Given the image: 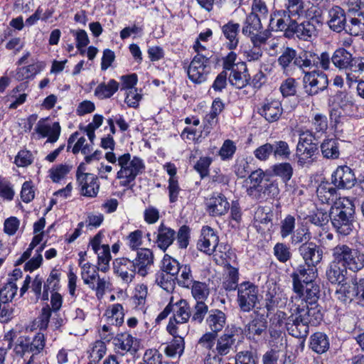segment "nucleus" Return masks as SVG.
I'll return each mask as SVG.
<instances>
[{"label": "nucleus", "instance_id": "09e8293b", "mask_svg": "<svg viewBox=\"0 0 364 364\" xmlns=\"http://www.w3.org/2000/svg\"><path fill=\"white\" fill-rule=\"evenodd\" d=\"M296 55V51L292 48H284L281 55L278 58V64L281 66L283 72L288 74L291 70V64H294Z\"/></svg>", "mask_w": 364, "mask_h": 364}, {"label": "nucleus", "instance_id": "a878e982", "mask_svg": "<svg viewBox=\"0 0 364 364\" xmlns=\"http://www.w3.org/2000/svg\"><path fill=\"white\" fill-rule=\"evenodd\" d=\"M114 343L117 352L122 355L127 353L134 355L139 348V341L127 333L117 335L114 340Z\"/></svg>", "mask_w": 364, "mask_h": 364}, {"label": "nucleus", "instance_id": "4d7b16f0", "mask_svg": "<svg viewBox=\"0 0 364 364\" xmlns=\"http://www.w3.org/2000/svg\"><path fill=\"white\" fill-rule=\"evenodd\" d=\"M237 151V146L235 141L226 139L223 143L218 151V156L223 161H228L233 159Z\"/></svg>", "mask_w": 364, "mask_h": 364}, {"label": "nucleus", "instance_id": "37998d69", "mask_svg": "<svg viewBox=\"0 0 364 364\" xmlns=\"http://www.w3.org/2000/svg\"><path fill=\"white\" fill-rule=\"evenodd\" d=\"M105 315L108 323L119 326L124 323V309L122 304H114L110 306L106 311Z\"/></svg>", "mask_w": 364, "mask_h": 364}, {"label": "nucleus", "instance_id": "69168bd1", "mask_svg": "<svg viewBox=\"0 0 364 364\" xmlns=\"http://www.w3.org/2000/svg\"><path fill=\"white\" fill-rule=\"evenodd\" d=\"M337 298L345 304L350 303L353 299H356V293L354 284L353 285L345 286L343 284L336 292Z\"/></svg>", "mask_w": 364, "mask_h": 364}, {"label": "nucleus", "instance_id": "6e6552de", "mask_svg": "<svg viewBox=\"0 0 364 364\" xmlns=\"http://www.w3.org/2000/svg\"><path fill=\"white\" fill-rule=\"evenodd\" d=\"M314 136L309 132L300 134L296 149L299 166H309L314 161V156L318 151V146L314 142Z\"/></svg>", "mask_w": 364, "mask_h": 364}, {"label": "nucleus", "instance_id": "13d9d810", "mask_svg": "<svg viewBox=\"0 0 364 364\" xmlns=\"http://www.w3.org/2000/svg\"><path fill=\"white\" fill-rule=\"evenodd\" d=\"M16 283L13 280H8L6 284L0 289V302L10 303L17 293Z\"/></svg>", "mask_w": 364, "mask_h": 364}, {"label": "nucleus", "instance_id": "aec40b11", "mask_svg": "<svg viewBox=\"0 0 364 364\" xmlns=\"http://www.w3.org/2000/svg\"><path fill=\"white\" fill-rule=\"evenodd\" d=\"M219 237L214 230L209 226H204L197 243L198 249L204 253L212 255L218 246Z\"/></svg>", "mask_w": 364, "mask_h": 364}, {"label": "nucleus", "instance_id": "0e129e2a", "mask_svg": "<svg viewBox=\"0 0 364 364\" xmlns=\"http://www.w3.org/2000/svg\"><path fill=\"white\" fill-rule=\"evenodd\" d=\"M285 12L294 17H300L304 12V2L303 0H285Z\"/></svg>", "mask_w": 364, "mask_h": 364}, {"label": "nucleus", "instance_id": "ddd939ff", "mask_svg": "<svg viewBox=\"0 0 364 364\" xmlns=\"http://www.w3.org/2000/svg\"><path fill=\"white\" fill-rule=\"evenodd\" d=\"M76 179L82 196L88 198H95L97 196L100 187L99 179L93 173H84L82 164L77 169Z\"/></svg>", "mask_w": 364, "mask_h": 364}, {"label": "nucleus", "instance_id": "052dcab7", "mask_svg": "<svg viewBox=\"0 0 364 364\" xmlns=\"http://www.w3.org/2000/svg\"><path fill=\"white\" fill-rule=\"evenodd\" d=\"M106 345L102 341H96L90 351V361L92 364H97L106 353Z\"/></svg>", "mask_w": 364, "mask_h": 364}, {"label": "nucleus", "instance_id": "423d86ee", "mask_svg": "<svg viewBox=\"0 0 364 364\" xmlns=\"http://www.w3.org/2000/svg\"><path fill=\"white\" fill-rule=\"evenodd\" d=\"M332 257L352 272H357L364 267V254L345 244H338L332 249Z\"/></svg>", "mask_w": 364, "mask_h": 364}, {"label": "nucleus", "instance_id": "de8ad7c7", "mask_svg": "<svg viewBox=\"0 0 364 364\" xmlns=\"http://www.w3.org/2000/svg\"><path fill=\"white\" fill-rule=\"evenodd\" d=\"M285 299L284 295L277 292L274 289L272 291H268L266 294L265 307L269 312L274 310L275 308H282L287 304Z\"/></svg>", "mask_w": 364, "mask_h": 364}, {"label": "nucleus", "instance_id": "72a5a7b5", "mask_svg": "<svg viewBox=\"0 0 364 364\" xmlns=\"http://www.w3.org/2000/svg\"><path fill=\"white\" fill-rule=\"evenodd\" d=\"M351 36H358L364 34V14H348L345 30Z\"/></svg>", "mask_w": 364, "mask_h": 364}, {"label": "nucleus", "instance_id": "1a4fd4ad", "mask_svg": "<svg viewBox=\"0 0 364 364\" xmlns=\"http://www.w3.org/2000/svg\"><path fill=\"white\" fill-rule=\"evenodd\" d=\"M237 302L240 310L250 312L259 302V287L250 281L239 284Z\"/></svg>", "mask_w": 364, "mask_h": 364}, {"label": "nucleus", "instance_id": "2f4dec72", "mask_svg": "<svg viewBox=\"0 0 364 364\" xmlns=\"http://www.w3.org/2000/svg\"><path fill=\"white\" fill-rule=\"evenodd\" d=\"M250 75L247 73L246 64L240 62L237 68L232 70L229 77V82L237 89L245 87L249 82Z\"/></svg>", "mask_w": 364, "mask_h": 364}, {"label": "nucleus", "instance_id": "c03bdc74", "mask_svg": "<svg viewBox=\"0 0 364 364\" xmlns=\"http://www.w3.org/2000/svg\"><path fill=\"white\" fill-rule=\"evenodd\" d=\"M311 348L316 353L321 354L329 348L327 336L321 332H316L311 336Z\"/></svg>", "mask_w": 364, "mask_h": 364}, {"label": "nucleus", "instance_id": "393cba45", "mask_svg": "<svg viewBox=\"0 0 364 364\" xmlns=\"http://www.w3.org/2000/svg\"><path fill=\"white\" fill-rule=\"evenodd\" d=\"M294 16L284 10L278 11L271 14L269 27L272 31H286L291 32V26L294 23Z\"/></svg>", "mask_w": 364, "mask_h": 364}, {"label": "nucleus", "instance_id": "79ce46f5", "mask_svg": "<svg viewBox=\"0 0 364 364\" xmlns=\"http://www.w3.org/2000/svg\"><path fill=\"white\" fill-rule=\"evenodd\" d=\"M320 147L324 158L336 159L339 157V142L337 139H326Z\"/></svg>", "mask_w": 364, "mask_h": 364}, {"label": "nucleus", "instance_id": "9d476101", "mask_svg": "<svg viewBox=\"0 0 364 364\" xmlns=\"http://www.w3.org/2000/svg\"><path fill=\"white\" fill-rule=\"evenodd\" d=\"M172 308V316L166 326L167 331L171 335H175L176 331H178V324L186 323L191 316V308L188 302L183 299H181L176 302H173L171 299Z\"/></svg>", "mask_w": 364, "mask_h": 364}, {"label": "nucleus", "instance_id": "6e6d98bb", "mask_svg": "<svg viewBox=\"0 0 364 364\" xmlns=\"http://www.w3.org/2000/svg\"><path fill=\"white\" fill-rule=\"evenodd\" d=\"M287 314L282 311L278 310L270 318V335L272 337H276L279 336V333H281L280 329L277 330V328H280L284 321L285 323L287 320Z\"/></svg>", "mask_w": 364, "mask_h": 364}, {"label": "nucleus", "instance_id": "dca6fc26", "mask_svg": "<svg viewBox=\"0 0 364 364\" xmlns=\"http://www.w3.org/2000/svg\"><path fill=\"white\" fill-rule=\"evenodd\" d=\"M237 333V330L234 327L226 328L224 333L218 337L213 353L223 358V356L227 355L233 350L236 342Z\"/></svg>", "mask_w": 364, "mask_h": 364}, {"label": "nucleus", "instance_id": "5fc2aeb1", "mask_svg": "<svg viewBox=\"0 0 364 364\" xmlns=\"http://www.w3.org/2000/svg\"><path fill=\"white\" fill-rule=\"evenodd\" d=\"M181 265L178 260L168 255H165L161 261L160 271L175 277L178 274V272H180Z\"/></svg>", "mask_w": 364, "mask_h": 364}, {"label": "nucleus", "instance_id": "6ab92c4d", "mask_svg": "<svg viewBox=\"0 0 364 364\" xmlns=\"http://www.w3.org/2000/svg\"><path fill=\"white\" fill-rule=\"evenodd\" d=\"M258 113L268 122H277L283 113L282 103L278 100L267 98L260 104Z\"/></svg>", "mask_w": 364, "mask_h": 364}, {"label": "nucleus", "instance_id": "f8f14e48", "mask_svg": "<svg viewBox=\"0 0 364 364\" xmlns=\"http://www.w3.org/2000/svg\"><path fill=\"white\" fill-rule=\"evenodd\" d=\"M209 73L210 58L203 54L196 55L187 70L190 80L194 83H202L206 80Z\"/></svg>", "mask_w": 364, "mask_h": 364}, {"label": "nucleus", "instance_id": "c756f323", "mask_svg": "<svg viewBox=\"0 0 364 364\" xmlns=\"http://www.w3.org/2000/svg\"><path fill=\"white\" fill-rule=\"evenodd\" d=\"M346 275L347 268L333 259L326 271L328 281L333 284H342L346 281Z\"/></svg>", "mask_w": 364, "mask_h": 364}, {"label": "nucleus", "instance_id": "4be33fe9", "mask_svg": "<svg viewBox=\"0 0 364 364\" xmlns=\"http://www.w3.org/2000/svg\"><path fill=\"white\" fill-rule=\"evenodd\" d=\"M316 23H318V21L314 18L304 21L301 23L295 21L291 26V32L300 40L310 41L317 36Z\"/></svg>", "mask_w": 364, "mask_h": 364}, {"label": "nucleus", "instance_id": "3c124183", "mask_svg": "<svg viewBox=\"0 0 364 364\" xmlns=\"http://www.w3.org/2000/svg\"><path fill=\"white\" fill-rule=\"evenodd\" d=\"M155 282L168 293L172 292L175 289V277L160 270L155 274Z\"/></svg>", "mask_w": 364, "mask_h": 364}, {"label": "nucleus", "instance_id": "7c9ffc66", "mask_svg": "<svg viewBox=\"0 0 364 364\" xmlns=\"http://www.w3.org/2000/svg\"><path fill=\"white\" fill-rule=\"evenodd\" d=\"M176 239V231L161 223L157 228L156 243L161 250L165 252Z\"/></svg>", "mask_w": 364, "mask_h": 364}, {"label": "nucleus", "instance_id": "7ed1b4c3", "mask_svg": "<svg viewBox=\"0 0 364 364\" xmlns=\"http://www.w3.org/2000/svg\"><path fill=\"white\" fill-rule=\"evenodd\" d=\"M355 206L348 198H339L331 208V222L336 232L341 236L350 235L354 227Z\"/></svg>", "mask_w": 364, "mask_h": 364}, {"label": "nucleus", "instance_id": "a211bd4d", "mask_svg": "<svg viewBox=\"0 0 364 364\" xmlns=\"http://www.w3.org/2000/svg\"><path fill=\"white\" fill-rule=\"evenodd\" d=\"M132 260L136 266L137 274L144 277L151 271L154 261V253L149 248H139L136 250V257Z\"/></svg>", "mask_w": 364, "mask_h": 364}, {"label": "nucleus", "instance_id": "603ef678", "mask_svg": "<svg viewBox=\"0 0 364 364\" xmlns=\"http://www.w3.org/2000/svg\"><path fill=\"white\" fill-rule=\"evenodd\" d=\"M272 154L275 159L286 160L289 159L291 151L288 143L285 141H274L272 144Z\"/></svg>", "mask_w": 364, "mask_h": 364}, {"label": "nucleus", "instance_id": "bb28decb", "mask_svg": "<svg viewBox=\"0 0 364 364\" xmlns=\"http://www.w3.org/2000/svg\"><path fill=\"white\" fill-rule=\"evenodd\" d=\"M328 24L331 30L337 33L345 30L348 14H346L341 7L334 6L331 8L328 11Z\"/></svg>", "mask_w": 364, "mask_h": 364}, {"label": "nucleus", "instance_id": "2eb2a0df", "mask_svg": "<svg viewBox=\"0 0 364 364\" xmlns=\"http://www.w3.org/2000/svg\"><path fill=\"white\" fill-rule=\"evenodd\" d=\"M47 119H41L36 124L32 137L37 139L46 138V143L53 144L56 142L60 135L61 127L59 122H55L52 124L47 123Z\"/></svg>", "mask_w": 364, "mask_h": 364}, {"label": "nucleus", "instance_id": "864d4df0", "mask_svg": "<svg viewBox=\"0 0 364 364\" xmlns=\"http://www.w3.org/2000/svg\"><path fill=\"white\" fill-rule=\"evenodd\" d=\"M86 316L87 314L82 309L80 308L75 309L71 321L73 328L77 331L75 334H84L87 331V325L85 321Z\"/></svg>", "mask_w": 364, "mask_h": 364}, {"label": "nucleus", "instance_id": "f704fd0d", "mask_svg": "<svg viewBox=\"0 0 364 364\" xmlns=\"http://www.w3.org/2000/svg\"><path fill=\"white\" fill-rule=\"evenodd\" d=\"M267 328L265 319L256 318L246 326V335L250 339L258 340L266 333Z\"/></svg>", "mask_w": 364, "mask_h": 364}, {"label": "nucleus", "instance_id": "a19ab883", "mask_svg": "<svg viewBox=\"0 0 364 364\" xmlns=\"http://www.w3.org/2000/svg\"><path fill=\"white\" fill-rule=\"evenodd\" d=\"M60 274L58 273V270L53 269L46 281L43 284V291L42 294V300H48L49 291L55 292L60 287Z\"/></svg>", "mask_w": 364, "mask_h": 364}, {"label": "nucleus", "instance_id": "5701e85b", "mask_svg": "<svg viewBox=\"0 0 364 364\" xmlns=\"http://www.w3.org/2000/svg\"><path fill=\"white\" fill-rule=\"evenodd\" d=\"M332 183L338 188H350L356 178L353 170L347 166H338L332 174Z\"/></svg>", "mask_w": 364, "mask_h": 364}, {"label": "nucleus", "instance_id": "0eeeda50", "mask_svg": "<svg viewBox=\"0 0 364 364\" xmlns=\"http://www.w3.org/2000/svg\"><path fill=\"white\" fill-rule=\"evenodd\" d=\"M242 33L247 36L253 46H262L271 37L269 30H263L261 19L255 14H249L242 28Z\"/></svg>", "mask_w": 364, "mask_h": 364}, {"label": "nucleus", "instance_id": "f03ea898", "mask_svg": "<svg viewBox=\"0 0 364 364\" xmlns=\"http://www.w3.org/2000/svg\"><path fill=\"white\" fill-rule=\"evenodd\" d=\"M105 159L111 164L119 167L116 178L119 180V186L127 187L134 183L136 177L145 171L146 166L144 160L129 153H124L116 156L114 152H107Z\"/></svg>", "mask_w": 364, "mask_h": 364}, {"label": "nucleus", "instance_id": "412c9836", "mask_svg": "<svg viewBox=\"0 0 364 364\" xmlns=\"http://www.w3.org/2000/svg\"><path fill=\"white\" fill-rule=\"evenodd\" d=\"M113 269L114 273L126 283L132 282L137 274L134 262L127 257L115 259L113 262Z\"/></svg>", "mask_w": 364, "mask_h": 364}, {"label": "nucleus", "instance_id": "774afa93", "mask_svg": "<svg viewBox=\"0 0 364 364\" xmlns=\"http://www.w3.org/2000/svg\"><path fill=\"white\" fill-rule=\"evenodd\" d=\"M239 272L237 268L230 267L228 268V275L223 282V287L226 291H235L238 289Z\"/></svg>", "mask_w": 364, "mask_h": 364}, {"label": "nucleus", "instance_id": "8fccbe9b", "mask_svg": "<svg viewBox=\"0 0 364 364\" xmlns=\"http://www.w3.org/2000/svg\"><path fill=\"white\" fill-rule=\"evenodd\" d=\"M208 312V306L205 302L196 301L191 308V321L194 324H201Z\"/></svg>", "mask_w": 364, "mask_h": 364}, {"label": "nucleus", "instance_id": "20e7f679", "mask_svg": "<svg viewBox=\"0 0 364 364\" xmlns=\"http://www.w3.org/2000/svg\"><path fill=\"white\" fill-rule=\"evenodd\" d=\"M331 62L340 70H344L346 82L349 87L359 80L364 75V58L353 57L344 48H337L331 55Z\"/></svg>", "mask_w": 364, "mask_h": 364}, {"label": "nucleus", "instance_id": "e433bc0d", "mask_svg": "<svg viewBox=\"0 0 364 364\" xmlns=\"http://www.w3.org/2000/svg\"><path fill=\"white\" fill-rule=\"evenodd\" d=\"M315 53L310 50H304L299 54L296 53L294 65L300 69L304 75L306 70L314 68Z\"/></svg>", "mask_w": 364, "mask_h": 364}, {"label": "nucleus", "instance_id": "c85d7f7f", "mask_svg": "<svg viewBox=\"0 0 364 364\" xmlns=\"http://www.w3.org/2000/svg\"><path fill=\"white\" fill-rule=\"evenodd\" d=\"M45 68L46 63L43 61L32 60L29 65L16 68L15 77L19 81L32 79Z\"/></svg>", "mask_w": 364, "mask_h": 364}, {"label": "nucleus", "instance_id": "58836bf2", "mask_svg": "<svg viewBox=\"0 0 364 364\" xmlns=\"http://www.w3.org/2000/svg\"><path fill=\"white\" fill-rule=\"evenodd\" d=\"M172 336H173V339L166 346L164 352L166 355L169 357L174 358L181 356L185 348L183 336L178 334V331H176V333Z\"/></svg>", "mask_w": 364, "mask_h": 364}, {"label": "nucleus", "instance_id": "a18cd8bd", "mask_svg": "<svg viewBox=\"0 0 364 364\" xmlns=\"http://www.w3.org/2000/svg\"><path fill=\"white\" fill-rule=\"evenodd\" d=\"M191 295L196 301L205 302L210 294L209 284L206 282L195 281L191 285Z\"/></svg>", "mask_w": 364, "mask_h": 364}, {"label": "nucleus", "instance_id": "bf43d9fd", "mask_svg": "<svg viewBox=\"0 0 364 364\" xmlns=\"http://www.w3.org/2000/svg\"><path fill=\"white\" fill-rule=\"evenodd\" d=\"M24 85L23 84H20L19 85L14 87L9 97L8 100H10V99H12V102L9 105V109H16L18 108L20 105L25 103L26 101L28 95L26 93L20 94L19 95H17L16 94L21 91L23 90Z\"/></svg>", "mask_w": 364, "mask_h": 364}, {"label": "nucleus", "instance_id": "cd10ccee", "mask_svg": "<svg viewBox=\"0 0 364 364\" xmlns=\"http://www.w3.org/2000/svg\"><path fill=\"white\" fill-rule=\"evenodd\" d=\"M226 323L227 316L223 311L218 309L209 311L205 318V324L210 331L218 334L225 327Z\"/></svg>", "mask_w": 364, "mask_h": 364}, {"label": "nucleus", "instance_id": "9b49d317", "mask_svg": "<svg viewBox=\"0 0 364 364\" xmlns=\"http://www.w3.org/2000/svg\"><path fill=\"white\" fill-rule=\"evenodd\" d=\"M303 85L305 92L308 95H318L326 90L328 85L327 75L318 69L304 72Z\"/></svg>", "mask_w": 364, "mask_h": 364}, {"label": "nucleus", "instance_id": "ea45409f", "mask_svg": "<svg viewBox=\"0 0 364 364\" xmlns=\"http://www.w3.org/2000/svg\"><path fill=\"white\" fill-rule=\"evenodd\" d=\"M301 299H303V303L311 305H318L317 300L320 295L319 287L314 284V282L309 284L302 286Z\"/></svg>", "mask_w": 364, "mask_h": 364}, {"label": "nucleus", "instance_id": "b1692460", "mask_svg": "<svg viewBox=\"0 0 364 364\" xmlns=\"http://www.w3.org/2000/svg\"><path fill=\"white\" fill-rule=\"evenodd\" d=\"M207 210L212 216H221L230 209L227 198L220 193H213L206 203Z\"/></svg>", "mask_w": 364, "mask_h": 364}, {"label": "nucleus", "instance_id": "4c0bfd02", "mask_svg": "<svg viewBox=\"0 0 364 364\" xmlns=\"http://www.w3.org/2000/svg\"><path fill=\"white\" fill-rule=\"evenodd\" d=\"M119 83L111 79L107 83H100L95 90V95L100 100L110 98L118 90Z\"/></svg>", "mask_w": 364, "mask_h": 364}, {"label": "nucleus", "instance_id": "39448f33", "mask_svg": "<svg viewBox=\"0 0 364 364\" xmlns=\"http://www.w3.org/2000/svg\"><path fill=\"white\" fill-rule=\"evenodd\" d=\"M45 346L44 334L38 333L32 339L19 337L14 347V352L16 356L23 358L26 364H33L36 355L43 351Z\"/></svg>", "mask_w": 364, "mask_h": 364}, {"label": "nucleus", "instance_id": "680f3d73", "mask_svg": "<svg viewBox=\"0 0 364 364\" xmlns=\"http://www.w3.org/2000/svg\"><path fill=\"white\" fill-rule=\"evenodd\" d=\"M98 258V270L105 272L109 269V263L111 259L110 250L108 245H102V248L95 252Z\"/></svg>", "mask_w": 364, "mask_h": 364}, {"label": "nucleus", "instance_id": "e2e57ef3", "mask_svg": "<svg viewBox=\"0 0 364 364\" xmlns=\"http://www.w3.org/2000/svg\"><path fill=\"white\" fill-rule=\"evenodd\" d=\"M272 171L277 176L280 177L285 183L288 182L293 175V167L287 162L275 164Z\"/></svg>", "mask_w": 364, "mask_h": 364}, {"label": "nucleus", "instance_id": "338daca9", "mask_svg": "<svg viewBox=\"0 0 364 364\" xmlns=\"http://www.w3.org/2000/svg\"><path fill=\"white\" fill-rule=\"evenodd\" d=\"M296 225L295 217L291 215H287L281 220L280 223V235L284 239L294 233Z\"/></svg>", "mask_w": 364, "mask_h": 364}, {"label": "nucleus", "instance_id": "49530a36", "mask_svg": "<svg viewBox=\"0 0 364 364\" xmlns=\"http://www.w3.org/2000/svg\"><path fill=\"white\" fill-rule=\"evenodd\" d=\"M178 285L183 288L190 289L193 280V273L190 264H181L178 274L175 277Z\"/></svg>", "mask_w": 364, "mask_h": 364}, {"label": "nucleus", "instance_id": "c9c22d12", "mask_svg": "<svg viewBox=\"0 0 364 364\" xmlns=\"http://www.w3.org/2000/svg\"><path fill=\"white\" fill-rule=\"evenodd\" d=\"M334 185L328 182H321L316 190V194L318 200L322 203L329 204L337 197L336 188Z\"/></svg>", "mask_w": 364, "mask_h": 364}, {"label": "nucleus", "instance_id": "473e14b6", "mask_svg": "<svg viewBox=\"0 0 364 364\" xmlns=\"http://www.w3.org/2000/svg\"><path fill=\"white\" fill-rule=\"evenodd\" d=\"M240 26L237 23L230 21L222 26V32L228 41L227 48L230 50L235 49L239 43V32Z\"/></svg>", "mask_w": 364, "mask_h": 364}, {"label": "nucleus", "instance_id": "4468645a", "mask_svg": "<svg viewBox=\"0 0 364 364\" xmlns=\"http://www.w3.org/2000/svg\"><path fill=\"white\" fill-rule=\"evenodd\" d=\"M317 277L316 267L300 264L291 273L294 295H301L302 286L313 282Z\"/></svg>", "mask_w": 364, "mask_h": 364}, {"label": "nucleus", "instance_id": "f257e3e1", "mask_svg": "<svg viewBox=\"0 0 364 364\" xmlns=\"http://www.w3.org/2000/svg\"><path fill=\"white\" fill-rule=\"evenodd\" d=\"M299 294L293 295L287 308L290 315L286 323L288 333L298 338H305L309 332V326H317L323 320V314L318 305L303 303Z\"/></svg>", "mask_w": 364, "mask_h": 364}, {"label": "nucleus", "instance_id": "f3484780", "mask_svg": "<svg viewBox=\"0 0 364 364\" xmlns=\"http://www.w3.org/2000/svg\"><path fill=\"white\" fill-rule=\"evenodd\" d=\"M298 251L306 266L316 267L322 260L323 251L313 242L301 244Z\"/></svg>", "mask_w": 364, "mask_h": 364}]
</instances>
